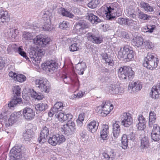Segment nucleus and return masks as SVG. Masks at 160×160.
Instances as JSON below:
<instances>
[{
	"label": "nucleus",
	"instance_id": "1",
	"mask_svg": "<svg viewBox=\"0 0 160 160\" xmlns=\"http://www.w3.org/2000/svg\"><path fill=\"white\" fill-rule=\"evenodd\" d=\"M35 36V34L33 33L24 32H23L22 39L25 41L32 39L34 44L42 47H44L50 41L49 38L41 34L37 36L34 38Z\"/></svg>",
	"mask_w": 160,
	"mask_h": 160
},
{
	"label": "nucleus",
	"instance_id": "2",
	"mask_svg": "<svg viewBox=\"0 0 160 160\" xmlns=\"http://www.w3.org/2000/svg\"><path fill=\"white\" fill-rule=\"evenodd\" d=\"M158 63V59L155 57V54L148 52L144 58L143 65L148 69L152 70L157 67Z\"/></svg>",
	"mask_w": 160,
	"mask_h": 160
},
{
	"label": "nucleus",
	"instance_id": "3",
	"mask_svg": "<svg viewBox=\"0 0 160 160\" xmlns=\"http://www.w3.org/2000/svg\"><path fill=\"white\" fill-rule=\"evenodd\" d=\"M134 73L132 68L129 67H121L118 71V77L122 80H132L134 77Z\"/></svg>",
	"mask_w": 160,
	"mask_h": 160
},
{
	"label": "nucleus",
	"instance_id": "4",
	"mask_svg": "<svg viewBox=\"0 0 160 160\" xmlns=\"http://www.w3.org/2000/svg\"><path fill=\"white\" fill-rule=\"evenodd\" d=\"M118 57L120 59L123 58L127 61H129L134 58L133 51L128 46L121 48L118 52Z\"/></svg>",
	"mask_w": 160,
	"mask_h": 160
},
{
	"label": "nucleus",
	"instance_id": "5",
	"mask_svg": "<svg viewBox=\"0 0 160 160\" xmlns=\"http://www.w3.org/2000/svg\"><path fill=\"white\" fill-rule=\"evenodd\" d=\"M37 87L42 92L48 93L49 91L50 85L47 79L44 78H40L35 80Z\"/></svg>",
	"mask_w": 160,
	"mask_h": 160
},
{
	"label": "nucleus",
	"instance_id": "6",
	"mask_svg": "<svg viewBox=\"0 0 160 160\" xmlns=\"http://www.w3.org/2000/svg\"><path fill=\"white\" fill-rule=\"evenodd\" d=\"M113 109V106L109 101H104L101 106L97 107V111L98 114L103 117H105Z\"/></svg>",
	"mask_w": 160,
	"mask_h": 160
},
{
	"label": "nucleus",
	"instance_id": "7",
	"mask_svg": "<svg viewBox=\"0 0 160 160\" xmlns=\"http://www.w3.org/2000/svg\"><path fill=\"white\" fill-rule=\"evenodd\" d=\"M107 8V10L105 11L106 18L109 20H112L115 18L112 15V14L118 12L120 8V6L116 2L111 3L110 6Z\"/></svg>",
	"mask_w": 160,
	"mask_h": 160
},
{
	"label": "nucleus",
	"instance_id": "8",
	"mask_svg": "<svg viewBox=\"0 0 160 160\" xmlns=\"http://www.w3.org/2000/svg\"><path fill=\"white\" fill-rule=\"evenodd\" d=\"M66 139L64 136L60 134H57L49 137L48 140V143L53 146H55L56 144H60L64 142Z\"/></svg>",
	"mask_w": 160,
	"mask_h": 160
},
{
	"label": "nucleus",
	"instance_id": "9",
	"mask_svg": "<svg viewBox=\"0 0 160 160\" xmlns=\"http://www.w3.org/2000/svg\"><path fill=\"white\" fill-rule=\"evenodd\" d=\"M57 64L54 60H48L42 65V69L52 73L56 68Z\"/></svg>",
	"mask_w": 160,
	"mask_h": 160
},
{
	"label": "nucleus",
	"instance_id": "10",
	"mask_svg": "<svg viewBox=\"0 0 160 160\" xmlns=\"http://www.w3.org/2000/svg\"><path fill=\"white\" fill-rule=\"evenodd\" d=\"M121 123L125 127H128L133 123V119L131 115L128 112H124L121 115Z\"/></svg>",
	"mask_w": 160,
	"mask_h": 160
},
{
	"label": "nucleus",
	"instance_id": "11",
	"mask_svg": "<svg viewBox=\"0 0 160 160\" xmlns=\"http://www.w3.org/2000/svg\"><path fill=\"white\" fill-rule=\"evenodd\" d=\"M87 28V25L84 21H80L75 24L72 30L74 33L78 34L84 33L83 31Z\"/></svg>",
	"mask_w": 160,
	"mask_h": 160
},
{
	"label": "nucleus",
	"instance_id": "12",
	"mask_svg": "<svg viewBox=\"0 0 160 160\" xmlns=\"http://www.w3.org/2000/svg\"><path fill=\"white\" fill-rule=\"evenodd\" d=\"M21 149L20 147L16 145L10 150V160H17L22 158Z\"/></svg>",
	"mask_w": 160,
	"mask_h": 160
},
{
	"label": "nucleus",
	"instance_id": "13",
	"mask_svg": "<svg viewBox=\"0 0 160 160\" xmlns=\"http://www.w3.org/2000/svg\"><path fill=\"white\" fill-rule=\"evenodd\" d=\"M75 124L74 122L70 120H68V122L66 125H63L62 128L66 134L69 135L71 134L74 132Z\"/></svg>",
	"mask_w": 160,
	"mask_h": 160
},
{
	"label": "nucleus",
	"instance_id": "14",
	"mask_svg": "<svg viewBox=\"0 0 160 160\" xmlns=\"http://www.w3.org/2000/svg\"><path fill=\"white\" fill-rule=\"evenodd\" d=\"M49 127L48 126L43 127L40 133V136L38 139V141L39 143H43L46 141V138L49 134Z\"/></svg>",
	"mask_w": 160,
	"mask_h": 160
},
{
	"label": "nucleus",
	"instance_id": "15",
	"mask_svg": "<svg viewBox=\"0 0 160 160\" xmlns=\"http://www.w3.org/2000/svg\"><path fill=\"white\" fill-rule=\"evenodd\" d=\"M151 137V139L154 141H158L160 140V128L157 124L153 125Z\"/></svg>",
	"mask_w": 160,
	"mask_h": 160
},
{
	"label": "nucleus",
	"instance_id": "16",
	"mask_svg": "<svg viewBox=\"0 0 160 160\" xmlns=\"http://www.w3.org/2000/svg\"><path fill=\"white\" fill-rule=\"evenodd\" d=\"M22 115L25 119L31 120L34 118L35 114L32 108L27 107L23 109Z\"/></svg>",
	"mask_w": 160,
	"mask_h": 160
},
{
	"label": "nucleus",
	"instance_id": "17",
	"mask_svg": "<svg viewBox=\"0 0 160 160\" xmlns=\"http://www.w3.org/2000/svg\"><path fill=\"white\" fill-rule=\"evenodd\" d=\"M87 39L94 43L99 44L102 42V38L92 33L88 32L86 34Z\"/></svg>",
	"mask_w": 160,
	"mask_h": 160
},
{
	"label": "nucleus",
	"instance_id": "18",
	"mask_svg": "<svg viewBox=\"0 0 160 160\" xmlns=\"http://www.w3.org/2000/svg\"><path fill=\"white\" fill-rule=\"evenodd\" d=\"M55 116L60 122L71 120L73 118V116L71 114L69 113L65 114L61 112L56 113Z\"/></svg>",
	"mask_w": 160,
	"mask_h": 160
},
{
	"label": "nucleus",
	"instance_id": "19",
	"mask_svg": "<svg viewBox=\"0 0 160 160\" xmlns=\"http://www.w3.org/2000/svg\"><path fill=\"white\" fill-rule=\"evenodd\" d=\"M150 95L154 99L160 98V84L152 87Z\"/></svg>",
	"mask_w": 160,
	"mask_h": 160
},
{
	"label": "nucleus",
	"instance_id": "20",
	"mask_svg": "<svg viewBox=\"0 0 160 160\" xmlns=\"http://www.w3.org/2000/svg\"><path fill=\"white\" fill-rule=\"evenodd\" d=\"M98 126L99 122H98L93 121L88 125V130L90 132L93 133L97 131Z\"/></svg>",
	"mask_w": 160,
	"mask_h": 160
},
{
	"label": "nucleus",
	"instance_id": "21",
	"mask_svg": "<svg viewBox=\"0 0 160 160\" xmlns=\"http://www.w3.org/2000/svg\"><path fill=\"white\" fill-rule=\"evenodd\" d=\"M108 126L107 125H103L100 132L101 140H106L108 139Z\"/></svg>",
	"mask_w": 160,
	"mask_h": 160
},
{
	"label": "nucleus",
	"instance_id": "22",
	"mask_svg": "<svg viewBox=\"0 0 160 160\" xmlns=\"http://www.w3.org/2000/svg\"><path fill=\"white\" fill-rule=\"evenodd\" d=\"M10 20V17L8 12L0 10V23L8 22Z\"/></svg>",
	"mask_w": 160,
	"mask_h": 160
},
{
	"label": "nucleus",
	"instance_id": "23",
	"mask_svg": "<svg viewBox=\"0 0 160 160\" xmlns=\"http://www.w3.org/2000/svg\"><path fill=\"white\" fill-rule=\"evenodd\" d=\"M142 87V83L139 81L131 82L129 85V88L132 89L133 91L135 92L140 90Z\"/></svg>",
	"mask_w": 160,
	"mask_h": 160
},
{
	"label": "nucleus",
	"instance_id": "24",
	"mask_svg": "<svg viewBox=\"0 0 160 160\" xmlns=\"http://www.w3.org/2000/svg\"><path fill=\"white\" fill-rule=\"evenodd\" d=\"M121 88L117 85H111L109 88V91L111 94L115 95L122 93Z\"/></svg>",
	"mask_w": 160,
	"mask_h": 160
},
{
	"label": "nucleus",
	"instance_id": "25",
	"mask_svg": "<svg viewBox=\"0 0 160 160\" xmlns=\"http://www.w3.org/2000/svg\"><path fill=\"white\" fill-rule=\"evenodd\" d=\"M121 128L120 125L117 122L113 124L112 133L115 139L119 136L121 132Z\"/></svg>",
	"mask_w": 160,
	"mask_h": 160
},
{
	"label": "nucleus",
	"instance_id": "26",
	"mask_svg": "<svg viewBox=\"0 0 160 160\" xmlns=\"http://www.w3.org/2000/svg\"><path fill=\"white\" fill-rule=\"evenodd\" d=\"M131 43L133 46L139 47L143 43V39L142 37L137 36L133 39Z\"/></svg>",
	"mask_w": 160,
	"mask_h": 160
},
{
	"label": "nucleus",
	"instance_id": "27",
	"mask_svg": "<svg viewBox=\"0 0 160 160\" xmlns=\"http://www.w3.org/2000/svg\"><path fill=\"white\" fill-rule=\"evenodd\" d=\"M102 59L105 61L106 64L111 66L114 65V61L111 57H108L106 53H102L101 54Z\"/></svg>",
	"mask_w": 160,
	"mask_h": 160
},
{
	"label": "nucleus",
	"instance_id": "28",
	"mask_svg": "<svg viewBox=\"0 0 160 160\" xmlns=\"http://www.w3.org/2000/svg\"><path fill=\"white\" fill-rule=\"evenodd\" d=\"M61 78L65 83L68 84L69 83V81L71 80L72 82V84L74 86L78 87L79 85V81L77 79L74 80H71L70 78H68L65 75H62Z\"/></svg>",
	"mask_w": 160,
	"mask_h": 160
},
{
	"label": "nucleus",
	"instance_id": "29",
	"mask_svg": "<svg viewBox=\"0 0 160 160\" xmlns=\"http://www.w3.org/2000/svg\"><path fill=\"white\" fill-rule=\"evenodd\" d=\"M75 68L78 74L82 75L85 69L86 68V66L84 62H81L77 64Z\"/></svg>",
	"mask_w": 160,
	"mask_h": 160
},
{
	"label": "nucleus",
	"instance_id": "30",
	"mask_svg": "<svg viewBox=\"0 0 160 160\" xmlns=\"http://www.w3.org/2000/svg\"><path fill=\"white\" fill-rule=\"evenodd\" d=\"M64 106L63 104L61 102H56L54 105L53 108H52V112L58 113L59 111H62Z\"/></svg>",
	"mask_w": 160,
	"mask_h": 160
},
{
	"label": "nucleus",
	"instance_id": "31",
	"mask_svg": "<svg viewBox=\"0 0 160 160\" xmlns=\"http://www.w3.org/2000/svg\"><path fill=\"white\" fill-rule=\"evenodd\" d=\"M35 50H33L31 51L29 53L30 58L32 62H34L37 63H39L41 58L40 56H38L35 54Z\"/></svg>",
	"mask_w": 160,
	"mask_h": 160
},
{
	"label": "nucleus",
	"instance_id": "32",
	"mask_svg": "<svg viewBox=\"0 0 160 160\" xmlns=\"http://www.w3.org/2000/svg\"><path fill=\"white\" fill-rule=\"evenodd\" d=\"M140 7L144 9L147 12H150L153 11V8L152 7L150 6L148 3L142 2L140 3Z\"/></svg>",
	"mask_w": 160,
	"mask_h": 160
},
{
	"label": "nucleus",
	"instance_id": "33",
	"mask_svg": "<svg viewBox=\"0 0 160 160\" xmlns=\"http://www.w3.org/2000/svg\"><path fill=\"white\" fill-rule=\"evenodd\" d=\"M89 20L92 24L97 23L100 22L101 20L98 17L92 13H88V15Z\"/></svg>",
	"mask_w": 160,
	"mask_h": 160
},
{
	"label": "nucleus",
	"instance_id": "34",
	"mask_svg": "<svg viewBox=\"0 0 160 160\" xmlns=\"http://www.w3.org/2000/svg\"><path fill=\"white\" fill-rule=\"evenodd\" d=\"M22 101V99L19 97H16L15 95L13 98L10 102L8 104V107L11 108L13 107L18 103H19Z\"/></svg>",
	"mask_w": 160,
	"mask_h": 160
},
{
	"label": "nucleus",
	"instance_id": "35",
	"mask_svg": "<svg viewBox=\"0 0 160 160\" xmlns=\"http://www.w3.org/2000/svg\"><path fill=\"white\" fill-rule=\"evenodd\" d=\"M34 132L31 130H28L23 134V137L25 141H29L32 138Z\"/></svg>",
	"mask_w": 160,
	"mask_h": 160
},
{
	"label": "nucleus",
	"instance_id": "36",
	"mask_svg": "<svg viewBox=\"0 0 160 160\" xmlns=\"http://www.w3.org/2000/svg\"><path fill=\"white\" fill-rule=\"evenodd\" d=\"M128 136L126 134H123L121 139L122 146V148L126 149L128 146Z\"/></svg>",
	"mask_w": 160,
	"mask_h": 160
},
{
	"label": "nucleus",
	"instance_id": "37",
	"mask_svg": "<svg viewBox=\"0 0 160 160\" xmlns=\"http://www.w3.org/2000/svg\"><path fill=\"white\" fill-rule=\"evenodd\" d=\"M148 146L149 139L147 137H144L141 140V147L142 149H145Z\"/></svg>",
	"mask_w": 160,
	"mask_h": 160
},
{
	"label": "nucleus",
	"instance_id": "38",
	"mask_svg": "<svg viewBox=\"0 0 160 160\" xmlns=\"http://www.w3.org/2000/svg\"><path fill=\"white\" fill-rule=\"evenodd\" d=\"M126 12L128 16L133 18L136 17V16L134 14L135 11L132 6H130L128 7L126 10Z\"/></svg>",
	"mask_w": 160,
	"mask_h": 160
},
{
	"label": "nucleus",
	"instance_id": "39",
	"mask_svg": "<svg viewBox=\"0 0 160 160\" xmlns=\"http://www.w3.org/2000/svg\"><path fill=\"white\" fill-rule=\"evenodd\" d=\"M13 31L11 29H8L6 30L3 32L2 34V35L3 37L8 38H13Z\"/></svg>",
	"mask_w": 160,
	"mask_h": 160
},
{
	"label": "nucleus",
	"instance_id": "40",
	"mask_svg": "<svg viewBox=\"0 0 160 160\" xmlns=\"http://www.w3.org/2000/svg\"><path fill=\"white\" fill-rule=\"evenodd\" d=\"M30 93L32 97L35 99L40 100L43 98V96L41 95L40 93H38L33 89L31 91Z\"/></svg>",
	"mask_w": 160,
	"mask_h": 160
},
{
	"label": "nucleus",
	"instance_id": "41",
	"mask_svg": "<svg viewBox=\"0 0 160 160\" xmlns=\"http://www.w3.org/2000/svg\"><path fill=\"white\" fill-rule=\"evenodd\" d=\"M78 40L77 41H74V42H75V43L72 44L69 47V49L70 51L74 52L79 50V45L78 43Z\"/></svg>",
	"mask_w": 160,
	"mask_h": 160
},
{
	"label": "nucleus",
	"instance_id": "42",
	"mask_svg": "<svg viewBox=\"0 0 160 160\" xmlns=\"http://www.w3.org/2000/svg\"><path fill=\"white\" fill-rule=\"evenodd\" d=\"M156 119V114L153 112H151L149 113V125L151 127L153 123L155 122Z\"/></svg>",
	"mask_w": 160,
	"mask_h": 160
},
{
	"label": "nucleus",
	"instance_id": "43",
	"mask_svg": "<svg viewBox=\"0 0 160 160\" xmlns=\"http://www.w3.org/2000/svg\"><path fill=\"white\" fill-rule=\"evenodd\" d=\"M18 119V118L17 114L15 113L12 114L8 120L9 125L11 126L13 124L15 123L17 120Z\"/></svg>",
	"mask_w": 160,
	"mask_h": 160
},
{
	"label": "nucleus",
	"instance_id": "44",
	"mask_svg": "<svg viewBox=\"0 0 160 160\" xmlns=\"http://www.w3.org/2000/svg\"><path fill=\"white\" fill-rule=\"evenodd\" d=\"M59 12L63 16L70 18H72L73 17V14L66 11L64 8H60L59 9Z\"/></svg>",
	"mask_w": 160,
	"mask_h": 160
},
{
	"label": "nucleus",
	"instance_id": "45",
	"mask_svg": "<svg viewBox=\"0 0 160 160\" xmlns=\"http://www.w3.org/2000/svg\"><path fill=\"white\" fill-rule=\"evenodd\" d=\"M35 108L37 111H42L45 110L48 108L47 105L45 103H40L35 106Z\"/></svg>",
	"mask_w": 160,
	"mask_h": 160
},
{
	"label": "nucleus",
	"instance_id": "46",
	"mask_svg": "<svg viewBox=\"0 0 160 160\" xmlns=\"http://www.w3.org/2000/svg\"><path fill=\"white\" fill-rule=\"evenodd\" d=\"M100 0H91L88 4V6L91 8H94L100 3Z\"/></svg>",
	"mask_w": 160,
	"mask_h": 160
},
{
	"label": "nucleus",
	"instance_id": "47",
	"mask_svg": "<svg viewBox=\"0 0 160 160\" xmlns=\"http://www.w3.org/2000/svg\"><path fill=\"white\" fill-rule=\"evenodd\" d=\"M21 88L18 86H14L12 88V91L14 94V96L15 95L16 97H19L20 95Z\"/></svg>",
	"mask_w": 160,
	"mask_h": 160
},
{
	"label": "nucleus",
	"instance_id": "48",
	"mask_svg": "<svg viewBox=\"0 0 160 160\" xmlns=\"http://www.w3.org/2000/svg\"><path fill=\"white\" fill-rule=\"evenodd\" d=\"M138 18L143 20H145L149 19L151 16L141 11L139 12Z\"/></svg>",
	"mask_w": 160,
	"mask_h": 160
},
{
	"label": "nucleus",
	"instance_id": "49",
	"mask_svg": "<svg viewBox=\"0 0 160 160\" xmlns=\"http://www.w3.org/2000/svg\"><path fill=\"white\" fill-rule=\"evenodd\" d=\"M155 28L156 27L155 25H149L148 26H146L144 28H143L142 30L145 32L152 33Z\"/></svg>",
	"mask_w": 160,
	"mask_h": 160
},
{
	"label": "nucleus",
	"instance_id": "50",
	"mask_svg": "<svg viewBox=\"0 0 160 160\" xmlns=\"http://www.w3.org/2000/svg\"><path fill=\"white\" fill-rule=\"evenodd\" d=\"M15 78L16 79H14V80L20 82L25 81L26 79L25 76L22 74H17Z\"/></svg>",
	"mask_w": 160,
	"mask_h": 160
},
{
	"label": "nucleus",
	"instance_id": "51",
	"mask_svg": "<svg viewBox=\"0 0 160 160\" xmlns=\"http://www.w3.org/2000/svg\"><path fill=\"white\" fill-rule=\"evenodd\" d=\"M48 13L49 12H47V11H45V13H43V18H44V21H45L44 23L51 24V21Z\"/></svg>",
	"mask_w": 160,
	"mask_h": 160
},
{
	"label": "nucleus",
	"instance_id": "52",
	"mask_svg": "<svg viewBox=\"0 0 160 160\" xmlns=\"http://www.w3.org/2000/svg\"><path fill=\"white\" fill-rule=\"evenodd\" d=\"M144 46L147 49H150L153 47V45L149 40H146L143 42Z\"/></svg>",
	"mask_w": 160,
	"mask_h": 160
},
{
	"label": "nucleus",
	"instance_id": "53",
	"mask_svg": "<svg viewBox=\"0 0 160 160\" xmlns=\"http://www.w3.org/2000/svg\"><path fill=\"white\" fill-rule=\"evenodd\" d=\"M16 48V45L15 44H10L8 46L7 48V51L9 54H11L13 52L15 51Z\"/></svg>",
	"mask_w": 160,
	"mask_h": 160
},
{
	"label": "nucleus",
	"instance_id": "54",
	"mask_svg": "<svg viewBox=\"0 0 160 160\" xmlns=\"http://www.w3.org/2000/svg\"><path fill=\"white\" fill-rule=\"evenodd\" d=\"M18 52L19 54L27 60L29 59V58L26 55V53L23 51V49L19 47L18 48Z\"/></svg>",
	"mask_w": 160,
	"mask_h": 160
},
{
	"label": "nucleus",
	"instance_id": "55",
	"mask_svg": "<svg viewBox=\"0 0 160 160\" xmlns=\"http://www.w3.org/2000/svg\"><path fill=\"white\" fill-rule=\"evenodd\" d=\"M35 54L40 56L41 58L45 54L44 50L43 49H39L35 50Z\"/></svg>",
	"mask_w": 160,
	"mask_h": 160
},
{
	"label": "nucleus",
	"instance_id": "56",
	"mask_svg": "<svg viewBox=\"0 0 160 160\" xmlns=\"http://www.w3.org/2000/svg\"><path fill=\"white\" fill-rule=\"evenodd\" d=\"M69 25V23L66 21H63L59 25L60 28L62 29L67 28Z\"/></svg>",
	"mask_w": 160,
	"mask_h": 160
},
{
	"label": "nucleus",
	"instance_id": "57",
	"mask_svg": "<svg viewBox=\"0 0 160 160\" xmlns=\"http://www.w3.org/2000/svg\"><path fill=\"white\" fill-rule=\"evenodd\" d=\"M43 28L44 30L45 31H51L52 29V27L51 26V24L44 23V25L43 27Z\"/></svg>",
	"mask_w": 160,
	"mask_h": 160
},
{
	"label": "nucleus",
	"instance_id": "58",
	"mask_svg": "<svg viewBox=\"0 0 160 160\" xmlns=\"http://www.w3.org/2000/svg\"><path fill=\"white\" fill-rule=\"evenodd\" d=\"M139 123H142L143 124H146V121L145 118L142 115H140L138 118Z\"/></svg>",
	"mask_w": 160,
	"mask_h": 160
},
{
	"label": "nucleus",
	"instance_id": "59",
	"mask_svg": "<svg viewBox=\"0 0 160 160\" xmlns=\"http://www.w3.org/2000/svg\"><path fill=\"white\" fill-rule=\"evenodd\" d=\"M145 124L143 123H138V124L137 125V128L138 130H142L144 129L145 128Z\"/></svg>",
	"mask_w": 160,
	"mask_h": 160
},
{
	"label": "nucleus",
	"instance_id": "60",
	"mask_svg": "<svg viewBox=\"0 0 160 160\" xmlns=\"http://www.w3.org/2000/svg\"><path fill=\"white\" fill-rule=\"evenodd\" d=\"M126 18H119L118 19V22L121 25H125Z\"/></svg>",
	"mask_w": 160,
	"mask_h": 160
},
{
	"label": "nucleus",
	"instance_id": "61",
	"mask_svg": "<svg viewBox=\"0 0 160 160\" xmlns=\"http://www.w3.org/2000/svg\"><path fill=\"white\" fill-rule=\"evenodd\" d=\"M87 132L85 130H83L82 131L81 133L80 134L81 138L82 139V140L85 141V138L86 137H87Z\"/></svg>",
	"mask_w": 160,
	"mask_h": 160
},
{
	"label": "nucleus",
	"instance_id": "62",
	"mask_svg": "<svg viewBox=\"0 0 160 160\" xmlns=\"http://www.w3.org/2000/svg\"><path fill=\"white\" fill-rule=\"evenodd\" d=\"M85 93V92H84L79 91L78 93H77L76 94H74V95L76 96L77 98H79L83 97Z\"/></svg>",
	"mask_w": 160,
	"mask_h": 160
},
{
	"label": "nucleus",
	"instance_id": "63",
	"mask_svg": "<svg viewBox=\"0 0 160 160\" xmlns=\"http://www.w3.org/2000/svg\"><path fill=\"white\" fill-rule=\"evenodd\" d=\"M128 138H129L130 140H134L135 138V135L133 132H131L130 134H128Z\"/></svg>",
	"mask_w": 160,
	"mask_h": 160
},
{
	"label": "nucleus",
	"instance_id": "64",
	"mask_svg": "<svg viewBox=\"0 0 160 160\" xmlns=\"http://www.w3.org/2000/svg\"><path fill=\"white\" fill-rule=\"evenodd\" d=\"M132 20L129 19L128 18H126L125 25L132 26Z\"/></svg>",
	"mask_w": 160,
	"mask_h": 160
}]
</instances>
